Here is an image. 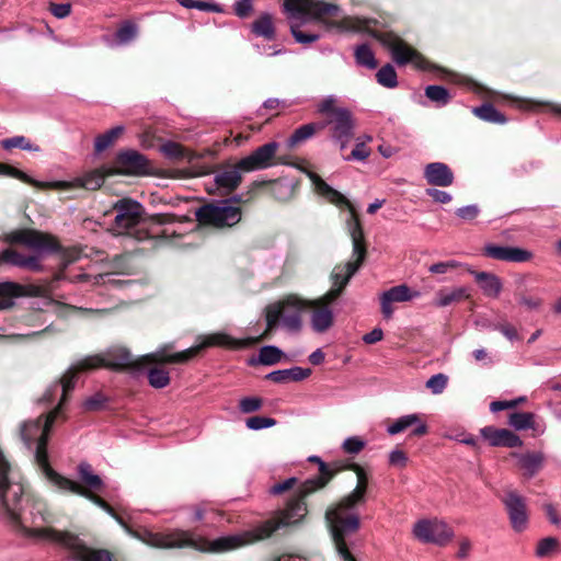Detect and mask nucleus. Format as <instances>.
Here are the masks:
<instances>
[{"mask_svg":"<svg viewBox=\"0 0 561 561\" xmlns=\"http://www.w3.org/2000/svg\"><path fill=\"white\" fill-rule=\"evenodd\" d=\"M357 484L335 505L329 507L325 520L340 558H355L352 549L356 545V534L360 528L358 506L366 503L368 477L365 470L355 466Z\"/></svg>","mask_w":561,"mask_h":561,"instance_id":"nucleus-1","label":"nucleus"},{"mask_svg":"<svg viewBox=\"0 0 561 561\" xmlns=\"http://www.w3.org/2000/svg\"><path fill=\"white\" fill-rule=\"evenodd\" d=\"M0 175L15 178L25 183L36 184L26 173L13 167L0 163ZM11 240L24 244L33 251V254L25 255L13 249H5L0 252V264H9L33 272L43 270L41 263L45 254L58 249L55 239L36 230H20L12 234Z\"/></svg>","mask_w":561,"mask_h":561,"instance_id":"nucleus-2","label":"nucleus"},{"mask_svg":"<svg viewBox=\"0 0 561 561\" xmlns=\"http://www.w3.org/2000/svg\"><path fill=\"white\" fill-rule=\"evenodd\" d=\"M309 179L319 195L336 206L345 205L350 210V218L346 224L353 243L355 261H348L343 265L335 266L331 275L332 286L343 290L362 265L366 255L363 228L353 205L342 193L330 186L316 173L310 172Z\"/></svg>","mask_w":561,"mask_h":561,"instance_id":"nucleus-3","label":"nucleus"},{"mask_svg":"<svg viewBox=\"0 0 561 561\" xmlns=\"http://www.w3.org/2000/svg\"><path fill=\"white\" fill-rule=\"evenodd\" d=\"M133 364L131 354L125 347H111L104 353L87 356L72 365L60 378L53 382L43 396V401L51 404L58 402V407L66 401L67 396L75 389L77 373L80 370L105 367L110 369H123Z\"/></svg>","mask_w":561,"mask_h":561,"instance_id":"nucleus-4","label":"nucleus"},{"mask_svg":"<svg viewBox=\"0 0 561 561\" xmlns=\"http://www.w3.org/2000/svg\"><path fill=\"white\" fill-rule=\"evenodd\" d=\"M128 534L144 543L161 549L172 548H193L202 552L224 553L231 551V547L240 542L239 537H219L214 540H207L202 537H195L192 533L176 529L168 534L153 533L148 529L142 531H133L124 523L122 525Z\"/></svg>","mask_w":561,"mask_h":561,"instance_id":"nucleus-5","label":"nucleus"},{"mask_svg":"<svg viewBox=\"0 0 561 561\" xmlns=\"http://www.w3.org/2000/svg\"><path fill=\"white\" fill-rule=\"evenodd\" d=\"M306 496L307 495H302L300 485L298 489V496L288 502L286 508L280 512V515L277 518L267 519L250 530L228 535L227 537L240 538V542L237 546L231 547V550L266 539L279 527L293 525L301 520L307 513V505L304 501Z\"/></svg>","mask_w":561,"mask_h":561,"instance_id":"nucleus-6","label":"nucleus"},{"mask_svg":"<svg viewBox=\"0 0 561 561\" xmlns=\"http://www.w3.org/2000/svg\"><path fill=\"white\" fill-rule=\"evenodd\" d=\"M261 337L262 336L236 339L229 334L219 332L204 336L201 343H197L182 352L169 354L168 347L164 346L157 350L154 353L148 354L146 358L151 363H184L196 356L199 351L208 346H222L230 350H240L252 345Z\"/></svg>","mask_w":561,"mask_h":561,"instance_id":"nucleus-7","label":"nucleus"},{"mask_svg":"<svg viewBox=\"0 0 561 561\" xmlns=\"http://www.w3.org/2000/svg\"><path fill=\"white\" fill-rule=\"evenodd\" d=\"M58 415V410L50 411L47 415H41L36 420L21 425V438L27 448L35 446L34 457L45 478L50 481L49 471H55L48 463L47 439L50 427Z\"/></svg>","mask_w":561,"mask_h":561,"instance_id":"nucleus-8","label":"nucleus"},{"mask_svg":"<svg viewBox=\"0 0 561 561\" xmlns=\"http://www.w3.org/2000/svg\"><path fill=\"white\" fill-rule=\"evenodd\" d=\"M306 307L304 300L296 296H288L278 304L266 308V331L271 332L282 320V325L289 332L301 329V311Z\"/></svg>","mask_w":561,"mask_h":561,"instance_id":"nucleus-9","label":"nucleus"},{"mask_svg":"<svg viewBox=\"0 0 561 561\" xmlns=\"http://www.w3.org/2000/svg\"><path fill=\"white\" fill-rule=\"evenodd\" d=\"M36 534L41 540L60 543L72 551L73 558L78 561H112V556L106 550H93L83 545L81 539L55 529H37Z\"/></svg>","mask_w":561,"mask_h":561,"instance_id":"nucleus-10","label":"nucleus"},{"mask_svg":"<svg viewBox=\"0 0 561 561\" xmlns=\"http://www.w3.org/2000/svg\"><path fill=\"white\" fill-rule=\"evenodd\" d=\"M115 224L119 234L134 237L141 241L148 238L147 231L139 227L144 214L140 203L124 198L115 203Z\"/></svg>","mask_w":561,"mask_h":561,"instance_id":"nucleus-11","label":"nucleus"},{"mask_svg":"<svg viewBox=\"0 0 561 561\" xmlns=\"http://www.w3.org/2000/svg\"><path fill=\"white\" fill-rule=\"evenodd\" d=\"M284 10L289 20L306 21L309 18L336 15L340 8L320 0H285Z\"/></svg>","mask_w":561,"mask_h":561,"instance_id":"nucleus-12","label":"nucleus"},{"mask_svg":"<svg viewBox=\"0 0 561 561\" xmlns=\"http://www.w3.org/2000/svg\"><path fill=\"white\" fill-rule=\"evenodd\" d=\"M230 201H221L217 204H206L196 210V218L199 222L211 225L218 228L231 227L241 219L239 207L231 206Z\"/></svg>","mask_w":561,"mask_h":561,"instance_id":"nucleus-13","label":"nucleus"},{"mask_svg":"<svg viewBox=\"0 0 561 561\" xmlns=\"http://www.w3.org/2000/svg\"><path fill=\"white\" fill-rule=\"evenodd\" d=\"M413 536L423 543L447 545L454 537V530L444 520L420 519L412 529Z\"/></svg>","mask_w":561,"mask_h":561,"instance_id":"nucleus-14","label":"nucleus"},{"mask_svg":"<svg viewBox=\"0 0 561 561\" xmlns=\"http://www.w3.org/2000/svg\"><path fill=\"white\" fill-rule=\"evenodd\" d=\"M512 529L522 534L528 529L529 512L526 499L516 491H507L502 497Z\"/></svg>","mask_w":561,"mask_h":561,"instance_id":"nucleus-15","label":"nucleus"},{"mask_svg":"<svg viewBox=\"0 0 561 561\" xmlns=\"http://www.w3.org/2000/svg\"><path fill=\"white\" fill-rule=\"evenodd\" d=\"M323 124L330 126L332 140L344 150L354 136L355 124L352 113L347 108L339 107Z\"/></svg>","mask_w":561,"mask_h":561,"instance_id":"nucleus-16","label":"nucleus"},{"mask_svg":"<svg viewBox=\"0 0 561 561\" xmlns=\"http://www.w3.org/2000/svg\"><path fill=\"white\" fill-rule=\"evenodd\" d=\"M50 474V483L56 486L58 490L64 492H70L73 494H78L80 496H83L94 503L100 508L104 510L106 513L112 515L121 525H123L122 518H119L115 513L113 512V508L101 497L95 495L92 491H89L84 489L80 483H78L75 480H71L67 477H64L59 474L56 471H49Z\"/></svg>","mask_w":561,"mask_h":561,"instance_id":"nucleus-17","label":"nucleus"},{"mask_svg":"<svg viewBox=\"0 0 561 561\" xmlns=\"http://www.w3.org/2000/svg\"><path fill=\"white\" fill-rule=\"evenodd\" d=\"M278 142L271 141L253 150L250 154L239 160V167L243 172L250 173L265 170L275 165V157L278 150Z\"/></svg>","mask_w":561,"mask_h":561,"instance_id":"nucleus-18","label":"nucleus"},{"mask_svg":"<svg viewBox=\"0 0 561 561\" xmlns=\"http://www.w3.org/2000/svg\"><path fill=\"white\" fill-rule=\"evenodd\" d=\"M420 296V291H413L407 285L393 286L383 291L380 296L381 312L386 319H390L393 313V302L410 301L414 298H419Z\"/></svg>","mask_w":561,"mask_h":561,"instance_id":"nucleus-19","label":"nucleus"},{"mask_svg":"<svg viewBox=\"0 0 561 561\" xmlns=\"http://www.w3.org/2000/svg\"><path fill=\"white\" fill-rule=\"evenodd\" d=\"M483 254L490 259L505 262H526L531 259V252L517 247L488 243Z\"/></svg>","mask_w":561,"mask_h":561,"instance_id":"nucleus-20","label":"nucleus"},{"mask_svg":"<svg viewBox=\"0 0 561 561\" xmlns=\"http://www.w3.org/2000/svg\"><path fill=\"white\" fill-rule=\"evenodd\" d=\"M242 173L244 172L240 169L239 161L236 164H225L214 176L216 190L226 194L231 193L241 184Z\"/></svg>","mask_w":561,"mask_h":561,"instance_id":"nucleus-21","label":"nucleus"},{"mask_svg":"<svg viewBox=\"0 0 561 561\" xmlns=\"http://www.w3.org/2000/svg\"><path fill=\"white\" fill-rule=\"evenodd\" d=\"M308 460L319 465V476L308 479L301 484L302 495H309L324 488L336 472L318 456H310Z\"/></svg>","mask_w":561,"mask_h":561,"instance_id":"nucleus-22","label":"nucleus"},{"mask_svg":"<svg viewBox=\"0 0 561 561\" xmlns=\"http://www.w3.org/2000/svg\"><path fill=\"white\" fill-rule=\"evenodd\" d=\"M390 53L392 59L399 66H404L411 62L419 69L426 68V61L422 55L402 41L394 42L390 46Z\"/></svg>","mask_w":561,"mask_h":561,"instance_id":"nucleus-23","label":"nucleus"},{"mask_svg":"<svg viewBox=\"0 0 561 561\" xmlns=\"http://www.w3.org/2000/svg\"><path fill=\"white\" fill-rule=\"evenodd\" d=\"M480 433L491 446H505L514 448L520 447L523 445V440L519 438V436L506 428L485 426L481 428Z\"/></svg>","mask_w":561,"mask_h":561,"instance_id":"nucleus-24","label":"nucleus"},{"mask_svg":"<svg viewBox=\"0 0 561 561\" xmlns=\"http://www.w3.org/2000/svg\"><path fill=\"white\" fill-rule=\"evenodd\" d=\"M104 180L105 172L103 170L96 169L85 173L82 176L76 178L71 182L57 181L47 185L54 188L83 187L87 190H96L104 183Z\"/></svg>","mask_w":561,"mask_h":561,"instance_id":"nucleus-25","label":"nucleus"},{"mask_svg":"<svg viewBox=\"0 0 561 561\" xmlns=\"http://www.w3.org/2000/svg\"><path fill=\"white\" fill-rule=\"evenodd\" d=\"M410 427H413L412 435L414 436H422L427 432V426L423 421H421L419 414L412 413L402 415L394 420L390 425H388L387 433L389 435H397Z\"/></svg>","mask_w":561,"mask_h":561,"instance_id":"nucleus-26","label":"nucleus"},{"mask_svg":"<svg viewBox=\"0 0 561 561\" xmlns=\"http://www.w3.org/2000/svg\"><path fill=\"white\" fill-rule=\"evenodd\" d=\"M426 182L435 186H450L454 182V173L450 168L443 162H432L424 169Z\"/></svg>","mask_w":561,"mask_h":561,"instance_id":"nucleus-27","label":"nucleus"},{"mask_svg":"<svg viewBox=\"0 0 561 561\" xmlns=\"http://www.w3.org/2000/svg\"><path fill=\"white\" fill-rule=\"evenodd\" d=\"M117 167L125 173L137 174L144 172L148 167L146 157L136 150H126L118 153Z\"/></svg>","mask_w":561,"mask_h":561,"instance_id":"nucleus-28","label":"nucleus"},{"mask_svg":"<svg viewBox=\"0 0 561 561\" xmlns=\"http://www.w3.org/2000/svg\"><path fill=\"white\" fill-rule=\"evenodd\" d=\"M511 456L517 460L518 467L529 478L534 477L545 462V455L541 451L512 453Z\"/></svg>","mask_w":561,"mask_h":561,"instance_id":"nucleus-29","label":"nucleus"},{"mask_svg":"<svg viewBox=\"0 0 561 561\" xmlns=\"http://www.w3.org/2000/svg\"><path fill=\"white\" fill-rule=\"evenodd\" d=\"M483 294L491 298H496L502 290V282L499 276L489 272L470 271Z\"/></svg>","mask_w":561,"mask_h":561,"instance_id":"nucleus-30","label":"nucleus"},{"mask_svg":"<svg viewBox=\"0 0 561 561\" xmlns=\"http://www.w3.org/2000/svg\"><path fill=\"white\" fill-rule=\"evenodd\" d=\"M160 152L168 159L182 160L186 159L190 163L204 157L205 154L194 153L186 150L181 144L168 140L160 146Z\"/></svg>","mask_w":561,"mask_h":561,"instance_id":"nucleus-31","label":"nucleus"},{"mask_svg":"<svg viewBox=\"0 0 561 561\" xmlns=\"http://www.w3.org/2000/svg\"><path fill=\"white\" fill-rule=\"evenodd\" d=\"M311 375L310 368L302 367H291L287 369H278L271 371L266 375V378L276 382V383H285L287 381H300L308 378Z\"/></svg>","mask_w":561,"mask_h":561,"instance_id":"nucleus-32","label":"nucleus"},{"mask_svg":"<svg viewBox=\"0 0 561 561\" xmlns=\"http://www.w3.org/2000/svg\"><path fill=\"white\" fill-rule=\"evenodd\" d=\"M251 32L255 36L263 37L266 41H273L275 38L273 15L268 12L260 14L251 24Z\"/></svg>","mask_w":561,"mask_h":561,"instance_id":"nucleus-33","label":"nucleus"},{"mask_svg":"<svg viewBox=\"0 0 561 561\" xmlns=\"http://www.w3.org/2000/svg\"><path fill=\"white\" fill-rule=\"evenodd\" d=\"M311 313L310 322L314 332L323 333L333 324V312L329 307H316Z\"/></svg>","mask_w":561,"mask_h":561,"instance_id":"nucleus-34","label":"nucleus"},{"mask_svg":"<svg viewBox=\"0 0 561 561\" xmlns=\"http://www.w3.org/2000/svg\"><path fill=\"white\" fill-rule=\"evenodd\" d=\"M78 476L85 486L84 489L89 491H98L103 485L101 477L94 473L92 466L87 461H82L78 465Z\"/></svg>","mask_w":561,"mask_h":561,"instance_id":"nucleus-35","label":"nucleus"},{"mask_svg":"<svg viewBox=\"0 0 561 561\" xmlns=\"http://www.w3.org/2000/svg\"><path fill=\"white\" fill-rule=\"evenodd\" d=\"M23 294V286L18 283H0V309L11 308L14 305V299Z\"/></svg>","mask_w":561,"mask_h":561,"instance_id":"nucleus-36","label":"nucleus"},{"mask_svg":"<svg viewBox=\"0 0 561 561\" xmlns=\"http://www.w3.org/2000/svg\"><path fill=\"white\" fill-rule=\"evenodd\" d=\"M469 297L468 290L465 287H456L450 290L440 289L436 294L434 306L443 308L447 307L456 301L466 299Z\"/></svg>","mask_w":561,"mask_h":561,"instance_id":"nucleus-37","label":"nucleus"},{"mask_svg":"<svg viewBox=\"0 0 561 561\" xmlns=\"http://www.w3.org/2000/svg\"><path fill=\"white\" fill-rule=\"evenodd\" d=\"M138 35V26L129 21L124 22L115 32V43L111 47L125 46L130 44Z\"/></svg>","mask_w":561,"mask_h":561,"instance_id":"nucleus-38","label":"nucleus"},{"mask_svg":"<svg viewBox=\"0 0 561 561\" xmlns=\"http://www.w3.org/2000/svg\"><path fill=\"white\" fill-rule=\"evenodd\" d=\"M472 113L489 123L505 124L507 122L506 117L490 103L473 107Z\"/></svg>","mask_w":561,"mask_h":561,"instance_id":"nucleus-39","label":"nucleus"},{"mask_svg":"<svg viewBox=\"0 0 561 561\" xmlns=\"http://www.w3.org/2000/svg\"><path fill=\"white\" fill-rule=\"evenodd\" d=\"M324 127V124L309 123L298 127L289 137L288 146L295 147L298 144L311 138L318 129Z\"/></svg>","mask_w":561,"mask_h":561,"instance_id":"nucleus-40","label":"nucleus"},{"mask_svg":"<svg viewBox=\"0 0 561 561\" xmlns=\"http://www.w3.org/2000/svg\"><path fill=\"white\" fill-rule=\"evenodd\" d=\"M354 57L357 66L370 70L375 69L378 65L374 51L367 44H360L356 46L354 49Z\"/></svg>","mask_w":561,"mask_h":561,"instance_id":"nucleus-41","label":"nucleus"},{"mask_svg":"<svg viewBox=\"0 0 561 561\" xmlns=\"http://www.w3.org/2000/svg\"><path fill=\"white\" fill-rule=\"evenodd\" d=\"M285 353L275 345L262 346L259 351V363L266 366H272L282 362L285 358Z\"/></svg>","mask_w":561,"mask_h":561,"instance_id":"nucleus-42","label":"nucleus"},{"mask_svg":"<svg viewBox=\"0 0 561 561\" xmlns=\"http://www.w3.org/2000/svg\"><path fill=\"white\" fill-rule=\"evenodd\" d=\"M508 424L517 431L535 427V415L530 412H514L510 414Z\"/></svg>","mask_w":561,"mask_h":561,"instance_id":"nucleus-43","label":"nucleus"},{"mask_svg":"<svg viewBox=\"0 0 561 561\" xmlns=\"http://www.w3.org/2000/svg\"><path fill=\"white\" fill-rule=\"evenodd\" d=\"M176 2L185 9H197L204 12L224 13V8L213 1L205 0H176Z\"/></svg>","mask_w":561,"mask_h":561,"instance_id":"nucleus-44","label":"nucleus"},{"mask_svg":"<svg viewBox=\"0 0 561 561\" xmlns=\"http://www.w3.org/2000/svg\"><path fill=\"white\" fill-rule=\"evenodd\" d=\"M377 82L388 89H393L398 85L397 72L392 65L387 64L382 66L376 73Z\"/></svg>","mask_w":561,"mask_h":561,"instance_id":"nucleus-45","label":"nucleus"},{"mask_svg":"<svg viewBox=\"0 0 561 561\" xmlns=\"http://www.w3.org/2000/svg\"><path fill=\"white\" fill-rule=\"evenodd\" d=\"M425 95L437 106H445L450 101L449 91L443 85H427L425 88Z\"/></svg>","mask_w":561,"mask_h":561,"instance_id":"nucleus-46","label":"nucleus"},{"mask_svg":"<svg viewBox=\"0 0 561 561\" xmlns=\"http://www.w3.org/2000/svg\"><path fill=\"white\" fill-rule=\"evenodd\" d=\"M559 550V540L554 537H546L538 541L535 550L537 558H547Z\"/></svg>","mask_w":561,"mask_h":561,"instance_id":"nucleus-47","label":"nucleus"},{"mask_svg":"<svg viewBox=\"0 0 561 561\" xmlns=\"http://www.w3.org/2000/svg\"><path fill=\"white\" fill-rule=\"evenodd\" d=\"M124 128L123 126H116L106 133L98 136L95 138L94 147L96 152H102L106 148H108L114 140L123 133Z\"/></svg>","mask_w":561,"mask_h":561,"instance_id":"nucleus-48","label":"nucleus"},{"mask_svg":"<svg viewBox=\"0 0 561 561\" xmlns=\"http://www.w3.org/2000/svg\"><path fill=\"white\" fill-rule=\"evenodd\" d=\"M148 381L151 387L161 389L170 383V376L164 369L151 368L148 370Z\"/></svg>","mask_w":561,"mask_h":561,"instance_id":"nucleus-49","label":"nucleus"},{"mask_svg":"<svg viewBox=\"0 0 561 561\" xmlns=\"http://www.w3.org/2000/svg\"><path fill=\"white\" fill-rule=\"evenodd\" d=\"M1 145L4 149L21 148L27 151H38V147L32 145L24 136H14L3 139Z\"/></svg>","mask_w":561,"mask_h":561,"instance_id":"nucleus-50","label":"nucleus"},{"mask_svg":"<svg viewBox=\"0 0 561 561\" xmlns=\"http://www.w3.org/2000/svg\"><path fill=\"white\" fill-rule=\"evenodd\" d=\"M337 26L345 32H364L367 30L366 21L354 16H344L337 23Z\"/></svg>","mask_w":561,"mask_h":561,"instance_id":"nucleus-51","label":"nucleus"},{"mask_svg":"<svg viewBox=\"0 0 561 561\" xmlns=\"http://www.w3.org/2000/svg\"><path fill=\"white\" fill-rule=\"evenodd\" d=\"M275 424H276L275 419L267 417V416H260V415L251 416V417L247 419V421H245L247 427L251 431H260V430L268 428V427L274 426Z\"/></svg>","mask_w":561,"mask_h":561,"instance_id":"nucleus-52","label":"nucleus"},{"mask_svg":"<svg viewBox=\"0 0 561 561\" xmlns=\"http://www.w3.org/2000/svg\"><path fill=\"white\" fill-rule=\"evenodd\" d=\"M263 405V400L259 397H244L239 402V410L242 413H253L259 411Z\"/></svg>","mask_w":561,"mask_h":561,"instance_id":"nucleus-53","label":"nucleus"},{"mask_svg":"<svg viewBox=\"0 0 561 561\" xmlns=\"http://www.w3.org/2000/svg\"><path fill=\"white\" fill-rule=\"evenodd\" d=\"M447 381L448 378L446 375L436 374L426 381V387L432 391V393L440 394L445 390Z\"/></svg>","mask_w":561,"mask_h":561,"instance_id":"nucleus-54","label":"nucleus"},{"mask_svg":"<svg viewBox=\"0 0 561 561\" xmlns=\"http://www.w3.org/2000/svg\"><path fill=\"white\" fill-rule=\"evenodd\" d=\"M365 445H366V442L364 439H362L360 437L351 436V437H347L343 442L342 447L345 453L351 454V455H356L359 451H362V449L365 447Z\"/></svg>","mask_w":561,"mask_h":561,"instance_id":"nucleus-55","label":"nucleus"},{"mask_svg":"<svg viewBox=\"0 0 561 561\" xmlns=\"http://www.w3.org/2000/svg\"><path fill=\"white\" fill-rule=\"evenodd\" d=\"M342 291L343 290H341L340 288H335L332 286L331 289L325 295H323L317 300H313L312 302H310V305L312 307L320 308L328 307V305L332 304L342 294Z\"/></svg>","mask_w":561,"mask_h":561,"instance_id":"nucleus-56","label":"nucleus"},{"mask_svg":"<svg viewBox=\"0 0 561 561\" xmlns=\"http://www.w3.org/2000/svg\"><path fill=\"white\" fill-rule=\"evenodd\" d=\"M342 291L343 290H341L340 288H335L332 286L331 289L325 295H323L317 300H313L312 302H310V305L312 307L320 308L328 307V305L332 304L342 294Z\"/></svg>","mask_w":561,"mask_h":561,"instance_id":"nucleus-57","label":"nucleus"},{"mask_svg":"<svg viewBox=\"0 0 561 561\" xmlns=\"http://www.w3.org/2000/svg\"><path fill=\"white\" fill-rule=\"evenodd\" d=\"M335 103L336 98L334 95H328L317 105V111L318 113L327 115L328 118H330L332 113L339 110L335 107Z\"/></svg>","mask_w":561,"mask_h":561,"instance_id":"nucleus-58","label":"nucleus"},{"mask_svg":"<svg viewBox=\"0 0 561 561\" xmlns=\"http://www.w3.org/2000/svg\"><path fill=\"white\" fill-rule=\"evenodd\" d=\"M461 264L458 261L450 260V261L438 262V263L432 264L428 267V271L432 274H445L448 271H450L453 268H456V267H458Z\"/></svg>","mask_w":561,"mask_h":561,"instance_id":"nucleus-59","label":"nucleus"},{"mask_svg":"<svg viewBox=\"0 0 561 561\" xmlns=\"http://www.w3.org/2000/svg\"><path fill=\"white\" fill-rule=\"evenodd\" d=\"M290 32H291V35L294 36V38L296 39V42H298L300 44H310V43L318 41V38H319L318 34L304 33V32L299 31L298 27L294 24L290 25Z\"/></svg>","mask_w":561,"mask_h":561,"instance_id":"nucleus-60","label":"nucleus"},{"mask_svg":"<svg viewBox=\"0 0 561 561\" xmlns=\"http://www.w3.org/2000/svg\"><path fill=\"white\" fill-rule=\"evenodd\" d=\"M105 402H106V397L103 396L102 393L98 392V393L89 397L88 399H85V401L83 402V407L88 411H96V410H100Z\"/></svg>","mask_w":561,"mask_h":561,"instance_id":"nucleus-61","label":"nucleus"},{"mask_svg":"<svg viewBox=\"0 0 561 561\" xmlns=\"http://www.w3.org/2000/svg\"><path fill=\"white\" fill-rule=\"evenodd\" d=\"M389 463L393 467L404 468L408 463V456L403 450L396 448L389 453Z\"/></svg>","mask_w":561,"mask_h":561,"instance_id":"nucleus-62","label":"nucleus"},{"mask_svg":"<svg viewBox=\"0 0 561 561\" xmlns=\"http://www.w3.org/2000/svg\"><path fill=\"white\" fill-rule=\"evenodd\" d=\"M480 213L478 205L472 204L460 207L456 210V215L466 221L473 220Z\"/></svg>","mask_w":561,"mask_h":561,"instance_id":"nucleus-63","label":"nucleus"},{"mask_svg":"<svg viewBox=\"0 0 561 561\" xmlns=\"http://www.w3.org/2000/svg\"><path fill=\"white\" fill-rule=\"evenodd\" d=\"M253 9L252 0H237L233 4L236 15L241 19L247 18Z\"/></svg>","mask_w":561,"mask_h":561,"instance_id":"nucleus-64","label":"nucleus"}]
</instances>
